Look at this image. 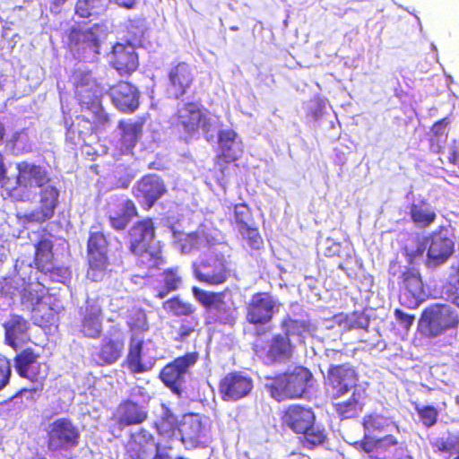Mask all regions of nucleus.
<instances>
[{"instance_id": "1", "label": "nucleus", "mask_w": 459, "mask_h": 459, "mask_svg": "<svg viewBox=\"0 0 459 459\" xmlns=\"http://www.w3.org/2000/svg\"><path fill=\"white\" fill-rule=\"evenodd\" d=\"M171 232L176 247L182 253L200 252L199 259L192 265L193 273L199 282L209 285L225 282L229 276L230 247L220 231L201 226L195 232L187 234L174 229Z\"/></svg>"}, {"instance_id": "2", "label": "nucleus", "mask_w": 459, "mask_h": 459, "mask_svg": "<svg viewBox=\"0 0 459 459\" xmlns=\"http://www.w3.org/2000/svg\"><path fill=\"white\" fill-rule=\"evenodd\" d=\"M17 186L12 188L9 195L21 202H32L39 196V206L30 212L20 215L23 223H42L50 220L58 204L59 190L47 169L27 161L17 164Z\"/></svg>"}, {"instance_id": "3", "label": "nucleus", "mask_w": 459, "mask_h": 459, "mask_svg": "<svg viewBox=\"0 0 459 459\" xmlns=\"http://www.w3.org/2000/svg\"><path fill=\"white\" fill-rule=\"evenodd\" d=\"M459 325L457 311L447 304H435L426 307L418 322V330L428 338H437Z\"/></svg>"}, {"instance_id": "4", "label": "nucleus", "mask_w": 459, "mask_h": 459, "mask_svg": "<svg viewBox=\"0 0 459 459\" xmlns=\"http://www.w3.org/2000/svg\"><path fill=\"white\" fill-rule=\"evenodd\" d=\"M154 227L152 220L143 221L130 230V251L138 256V263L153 268L161 262L160 247L152 244Z\"/></svg>"}, {"instance_id": "5", "label": "nucleus", "mask_w": 459, "mask_h": 459, "mask_svg": "<svg viewBox=\"0 0 459 459\" xmlns=\"http://www.w3.org/2000/svg\"><path fill=\"white\" fill-rule=\"evenodd\" d=\"M39 355L31 350L27 349L17 354L15 357V369L17 373L32 383V386L22 388L17 396H26L27 399H34V395L41 392L43 381L48 376V367L44 363L38 361Z\"/></svg>"}, {"instance_id": "6", "label": "nucleus", "mask_w": 459, "mask_h": 459, "mask_svg": "<svg viewBox=\"0 0 459 459\" xmlns=\"http://www.w3.org/2000/svg\"><path fill=\"white\" fill-rule=\"evenodd\" d=\"M73 81L82 108L91 110L96 122L105 126L108 122V117L100 107V90L91 73L77 70L73 75Z\"/></svg>"}, {"instance_id": "7", "label": "nucleus", "mask_w": 459, "mask_h": 459, "mask_svg": "<svg viewBox=\"0 0 459 459\" xmlns=\"http://www.w3.org/2000/svg\"><path fill=\"white\" fill-rule=\"evenodd\" d=\"M312 374L304 367H295L278 376L271 385L273 398L281 401L301 397L312 381Z\"/></svg>"}, {"instance_id": "8", "label": "nucleus", "mask_w": 459, "mask_h": 459, "mask_svg": "<svg viewBox=\"0 0 459 459\" xmlns=\"http://www.w3.org/2000/svg\"><path fill=\"white\" fill-rule=\"evenodd\" d=\"M217 118L195 102L182 104L178 109V123L184 132L195 135L201 129L207 134L215 129Z\"/></svg>"}, {"instance_id": "9", "label": "nucleus", "mask_w": 459, "mask_h": 459, "mask_svg": "<svg viewBox=\"0 0 459 459\" xmlns=\"http://www.w3.org/2000/svg\"><path fill=\"white\" fill-rule=\"evenodd\" d=\"M361 449L377 459H404L409 457L407 445L396 435L386 434L377 439L361 441Z\"/></svg>"}, {"instance_id": "10", "label": "nucleus", "mask_w": 459, "mask_h": 459, "mask_svg": "<svg viewBox=\"0 0 459 459\" xmlns=\"http://www.w3.org/2000/svg\"><path fill=\"white\" fill-rule=\"evenodd\" d=\"M198 354L189 352L182 357L175 359L166 365L160 373V378L175 394L180 396L184 391L186 377L197 361Z\"/></svg>"}, {"instance_id": "11", "label": "nucleus", "mask_w": 459, "mask_h": 459, "mask_svg": "<svg viewBox=\"0 0 459 459\" xmlns=\"http://www.w3.org/2000/svg\"><path fill=\"white\" fill-rule=\"evenodd\" d=\"M80 432L73 421L59 418L48 426V446L52 451H67L78 446Z\"/></svg>"}, {"instance_id": "12", "label": "nucleus", "mask_w": 459, "mask_h": 459, "mask_svg": "<svg viewBox=\"0 0 459 459\" xmlns=\"http://www.w3.org/2000/svg\"><path fill=\"white\" fill-rule=\"evenodd\" d=\"M280 307L281 303L276 298L268 293H257L248 304L247 319L253 325H266Z\"/></svg>"}, {"instance_id": "13", "label": "nucleus", "mask_w": 459, "mask_h": 459, "mask_svg": "<svg viewBox=\"0 0 459 459\" xmlns=\"http://www.w3.org/2000/svg\"><path fill=\"white\" fill-rule=\"evenodd\" d=\"M233 223L239 235L250 248L260 249L264 244L258 230L254 226L251 212L247 204H238L234 206Z\"/></svg>"}, {"instance_id": "14", "label": "nucleus", "mask_w": 459, "mask_h": 459, "mask_svg": "<svg viewBox=\"0 0 459 459\" xmlns=\"http://www.w3.org/2000/svg\"><path fill=\"white\" fill-rule=\"evenodd\" d=\"M252 388V379L240 372L226 375L220 383V392L225 401H238L247 396Z\"/></svg>"}, {"instance_id": "15", "label": "nucleus", "mask_w": 459, "mask_h": 459, "mask_svg": "<svg viewBox=\"0 0 459 459\" xmlns=\"http://www.w3.org/2000/svg\"><path fill=\"white\" fill-rule=\"evenodd\" d=\"M427 264L436 267L447 261L454 252V241L446 235V230L434 232L428 239Z\"/></svg>"}, {"instance_id": "16", "label": "nucleus", "mask_w": 459, "mask_h": 459, "mask_svg": "<svg viewBox=\"0 0 459 459\" xmlns=\"http://www.w3.org/2000/svg\"><path fill=\"white\" fill-rule=\"evenodd\" d=\"M194 71L190 65L181 62L173 66L169 73V92L178 99L184 96L194 82Z\"/></svg>"}, {"instance_id": "17", "label": "nucleus", "mask_w": 459, "mask_h": 459, "mask_svg": "<svg viewBox=\"0 0 459 459\" xmlns=\"http://www.w3.org/2000/svg\"><path fill=\"white\" fill-rule=\"evenodd\" d=\"M113 104L123 112H133L139 105V92L137 89L126 82H120L109 90Z\"/></svg>"}, {"instance_id": "18", "label": "nucleus", "mask_w": 459, "mask_h": 459, "mask_svg": "<svg viewBox=\"0 0 459 459\" xmlns=\"http://www.w3.org/2000/svg\"><path fill=\"white\" fill-rule=\"evenodd\" d=\"M110 63L120 75L134 72L138 66V57L133 45L116 44L110 55Z\"/></svg>"}, {"instance_id": "19", "label": "nucleus", "mask_w": 459, "mask_h": 459, "mask_svg": "<svg viewBox=\"0 0 459 459\" xmlns=\"http://www.w3.org/2000/svg\"><path fill=\"white\" fill-rule=\"evenodd\" d=\"M165 191L164 184L158 176L148 175L138 182L134 188V195L150 208Z\"/></svg>"}, {"instance_id": "20", "label": "nucleus", "mask_w": 459, "mask_h": 459, "mask_svg": "<svg viewBox=\"0 0 459 459\" xmlns=\"http://www.w3.org/2000/svg\"><path fill=\"white\" fill-rule=\"evenodd\" d=\"M282 421L294 432L302 433L314 424L315 414L311 409L291 405L286 410Z\"/></svg>"}, {"instance_id": "21", "label": "nucleus", "mask_w": 459, "mask_h": 459, "mask_svg": "<svg viewBox=\"0 0 459 459\" xmlns=\"http://www.w3.org/2000/svg\"><path fill=\"white\" fill-rule=\"evenodd\" d=\"M364 438L362 441L368 439H377V434L385 432L400 433L399 426L393 420L392 418L383 416L378 413H372L364 417L363 420Z\"/></svg>"}, {"instance_id": "22", "label": "nucleus", "mask_w": 459, "mask_h": 459, "mask_svg": "<svg viewBox=\"0 0 459 459\" xmlns=\"http://www.w3.org/2000/svg\"><path fill=\"white\" fill-rule=\"evenodd\" d=\"M328 380L334 391L333 395L341 396L352 388L358 389L354 369L344 365L331 368Z\"/></svg>"}, {"instance_id": "23", "label": "nucleus", "mask_w": 459, "mask_h": 459, "mask_svg": "<svg viewBox=\"0 0 459 459\" xmlns=\"http://www.w3.org/2000/svg\"><path fill=\"white\" fill-rule=\"evenodd\" d=\"M82 333L90 338L99 337L102 330L101 307L97 301H87L82 320Z\"/></svg>"}, {"instance_id": "24", "label": "nucleus", "mask_w": 459, "mask_h": 459, "mask_svg": "<svg viewBox=\"0 0 459 459\" xmlns=\"http://www.w3.org/2000/svg\"><path fill=\"white\" fill-rule=\"evenodd\" d=\"M103 36V30L100 26L94 25L88 29L74 30L70 34V40L74 46L82 45V49L89 48L91 51L98 53Z\"/></svg>"}, {"instance_id": "25", "label": "nucleus", "mask_w": 459, "mask_h": 459, "mask_svg": "<svg viewBox=\"0 0 459 459\" xmlns=\"http://www.w3.org/2000/svg\"><path fill=\"white\" fill-rule=\"evenodd\" d=\"M219 146L227 162L238 160L243 153L242 142L232 129L220 131Z\"/></svg>"}, {"instance_id": "26", "label": "nucleus", "mask_w": 459, "mask_h": 459, "mask_svg": "<svg viewBox=\"0 0 459 459\" xmlns=\"http://www.w3.org/2000/svg\"><path fill=\"white\" fill-rule=\"evenodd\" d=\"M117 422L120 427L140 424L147 418V412L136 402L127 401L117 408Z\"/></svg>"}, {"instance_id": "27", "label": "nucleus", "mask_w": 459, "mask_h": 459, "mask_svg": "<svg viewBox=\"0 0 459 459\" xmlns=\"http://www.w3.org/2000/svg\"><path fill=\"white\" fill-rule=\"evenodd\" d=\"M93 126L89 119L77 117L66 132V139L74 145L89 144Z\"/></svg>"}, {"instance_id": "28", "label": "nucleus", "mask_w": 459, "mask_h": 459, "mask_svg": "<svg viewBox=\"0 0 459 459\" xmlns=\"http://www.w3.org/2000/svg\"><path fill=\"white\" fill-rule=\"evenodd\" d=\"M143 339L139 334H133L129 344L127 364L131 372L143 373L148 371L151 367L142 363Z\"/></svg>"}, {"instance_id": "29", "label": "nucleus", "mask_w": 459, "mask_h": 459, "mask_svg": "<svg viewBox=\"0 0 459 459\" xmlns=\"http://www.w3.org/2000/svg\"><path fill=\"white\" fill-rule=\"evenodd\" d=\"M292 355V345L290 339L281 334L275 335L270 343L267 351V359L271 362L285 361Z\"/></svg>"}, {"instance_id": "30", "label": "nucleus", "mask_w": 459, "mask_h": 459, "mask_svg": "<svg viewBox=\"0 0 459 459\" xmlns=\"http://www.w3.org/2000/svg\"><path fill=\"white\" fill-rule=\"evenodd\" d=\"M364 391L354 389L351 398L334 403L335 411L342 419L353 418L362 410Z\"/></svg>"}, {"instance_id": "31", "label": "nucleus", "mask_w": 459, "mask_h": 459, "mask_svg": "<svg viewBox=\"0 0 459 459\" xmlns=\"http://www.w3.org/2000/svg\"><path fill=\"white\" fill-rule=\"evenodd\" d=\"M124 347V338L120 334L105 339L100 351V359L104 363L113 364L121 357Z\"/></svg>"}, {"instance_id": "32", "label": "nucleus", "mask_w": 459, "mask_h": 459, "mask_svg": "<svg viewBox=\"0 0 459 459\" xmlns=\"http://www.w3.org/2000/svg\"><path fill=\"white\" fill-rule=\"evenodd\" d=\"M412 221L420 228L429 226L436 220V212L429 204L424 201L413 203L410 208Z\"/></svg>"}, {"instance_id": "33", "label": "nucleus", "mask_w": 459, "mask_h": 459, "mask_svg": "<svg viewBox=\"0 0 459 459\" xmlns=\"http://www.w3.org/2000/svg\"><path fill=\"white\" fill-rule=\"evenodd\" d=\"M135 215L134 204L130 200H125L118 205L117 210L110 212L109 221L114 229L120 230H124Z\"/></svg>"}, {"instance_id": "34", "label": "nucleus", "mask_w": 459, "mask_h": 459, "mask_svg": "<svg viewBox=\"0 0 459 459\" xmlns=\"http://www.w3.org/2000/svg\"><path fill=\"white\" fill-rule=\"evenodd\" d=\"M108 242L105 236L99 231L91 232L88 240V259L98 261H108Z\"/></svg>"}, {"instance_id": "35", "label": "nucleus", "mask_w": 459, "mask_h": 459, "mask_svg": "<svg viewBox=\"0 0 459 459\" xmlns=\"http://www.w3.org/2000/svg\"><path fill=\"white\" fill-rule=\"evenodd\" d=\"M179 431L183 443L188 441L192 446H195L203 433L202 422L197 416L190 415L184 419Z\"/></svg>"}, {"instance_id": "36", "label": "nucleus", "mask_w": 459, "mask_h": 459, "mask_svg": "<svg viewBox=\"0 0 459 459\" xmlns=\"http://www.w3.org/2000/svg\"><path fill=\"white\" fill-rule=\"evenodd\" d=\"M53 244L49 239H41L35 246L34 263L40 271H50L53 267Z\"/></svg>"}, {"instance_id": "37", "label": "nucleus", "mask_w": 459, "mask_h": 459, "mask_svg": "<svg viewBox=\"0 0 459 459\" xmlns=\"http://www.w3.org/2000/svg\"><path fill=\"white\" fill-rule=\"evenodd\" d=\"M48 289H22L21 292L22 305L31 312L40 306V303L52 301L51 295L47 293Z\"/></svg>"}, {"instance_id": "38", "label": "nucleus", "mask_w": 459, "mask_h": 459, "mask_svg": "<svg viewBox=\"0 0 459 459\" xmlns=\"http://www.w3.org/2000/svg\"><path fill=\"white\" fill-rule=\"evenodd\" d=\"M5 337L8 343L14 345L15 341L22 339L28 330V322L20 316H13L4 325Z\"/></svg>"}, {"instance_id": "39", "label": "nucleus", "mask_w": 459, "mask_h": 459, "mask_svg": "<svg viewBox=\"0 0 459 459\" xmlns=\"http://www.w3.org/2000/svg\"><path fill=\"white\" fill-rule=\"evenodd\" d=\"M107 7V0H77L75 13L80 17L89 18L103 13Z\"/></svg>"}, {"instance_id": "40", "label": "nucleus", "mask_w": 459, "mask_h": 459, "mask_svg": "<svg viewBox=\"0 0 459 459\" xmlns=\"http://www.w3.org/2000/svg\"><path fill=\"white\" fill-rule=\"evenodd\" d=\"M309 325L305 321H299L288 318L282 322V329L285 336L290 341L302 343L305 339V333L309 331Z\"/></svg>"}, {"instance_id": "41", "label": "nucleus", "mask_w": 459, "mask_h": 459, "mask_svg": "<svg viewBox=\"0 0 459 459\" xmlns=\"http://www.w3.org/2000/svg\"><path fill=\"white\" fill-rule=\"evenodd\" d=\"M120 128L123 131L122 141L125 147L126 150L133 148L142 135L143 124L141 122H122Z\"/></svg>"}, {"instance_id": "42", "label": "nucleus", "mask_w": 459, "mask_h": 459, "mask_svg": "<svg viewBox=\"0 0 459 459\" xmlns=\"http://www.w3.org/2000/svg\"><path fill=\"white\" fill-rule=\"evenodd\" d=\"M428 297L424 289H400L399 300L409 308H416Z\"/></svg>"}, {"instance_id": "43", "label": "nucleus", "mask_w": 459, "mask_h": 459, "mask_svg": "<svg viewBox=\"0 0 459 459\" xmlns=\"http://www.w3.org/2000/svg\"><path fill=\"white\" fill-rule=\"evenodd\" d=\"M51 304L52 301L40 303V306L34 309L32 318L35 324L40 326H46L56 323V313L51 307Z\"/></svg>"}, {"instance_id": "44", "label": "nucleus", "mask_w": 459, "mask_h": 459, "mask_svg": "<svg viewBox=\"0 0 459 459\" xmlns=\"http://www.w3.org/2000/svg\"><path fill=\"white\" fill-rule=\"evenodd\" d=\"M451 123V120L449 117H445L437 122H436L432 128L431 132L433 134V136L436 138L437 144L435 145L434 143H432V149L438 152L442 147L441 143H444L446 141L447 138V126Z\"/></svg>"}, {"instance_id": "45", "label": "nucleus", "mask_w": 459, "mask_h": 459, "mask_svg": "<svg viewBox=\"0 0 459 459\" xmlns=\"http://www.w3.org/2000/svg\"><path fill=\"white\" fill-rule=\"evenodd\" d=\"M344 328L350 329H366L368 326V317L361 312H354L345 316L343 322Z\"/></svg>"}, {"instance_id": "46", "label": "nucleus", "mask_w": 459, "mask_h": 459, "mask_svg": "<svg viewBox=\"0 0 459 459\" xmlns=\"http://www.w3.org/2000/svg\"><path fill=\"white\" fill-rule=\"evenodd\" d=\"M164 308L177 316L190 315L193 312L192 306L178 298L171 299L164 303Z\"/></svg>"}, {"instance_id": "47", "label": "nucleus", "mask_w": 459, "mask_h": 459, "mask_svg": "<svg viewBox=\"0 0 459 459\" xmlns=\"http://www.w3.org/2000/svg\"><path fill=\"white\" fill-rule=\"evenodd\" d=\"M195 297L204 306H216L221 302L222 294L206 291L203 289H193Z\"/></svg>"}, {"instance_id": "48", "label": "nucleus", "mask_w": 459, "mask_h": 459, "mask_svg": "<svg viewBox=\"0 0 459 459\" xmlns=\"http://www.w3.org/2000/svg\"><path fill=\"white\" fill-rule=\"evenodd\" d=\"M89 262V269L87 271V278L90 279L93 282H98L101 281L105 275V270L108 265V261H101V263L98 261H91V259H88Z\"/></svg>"}, {"instance_id": "49", "label": "nucleus", "mask_w": 459, "mask_h": 459, "mask_svg": "<svg viewBox=\"0 0 459 459\" xmlns=\"http://www.w3.org/2000/svg\"><path fill=\"white\" fill-rule=\"evenodd\" d=\"M302 434H304L305 443L307 446H318L322 444L325 438L324 430L315 427L314 424L309 427L307 430L303 431Z\"/></svg>"}, {"instance_id": "50", "label": "nucleus", "mask_w": 459, "mask_h": 459, "mask_svg": "<svg viewBox=\"0 0 459 459\" xmlns=\"http://www.w3.org/2000/svg\"><path fill=\"white\" fill-rule=\"evenodd\" d=\"M128 324L133 330L147 331L148 323L143 310L136 309L129 316Z\"/></svg>"}, {"instance_id": "51", "label": "nucleus", "mask_w": 459, "mask_h": 459, "mask_svg": "<svg viewBox=\"0 0 459 459\" xmlns=\"http://www.w3.org/2000/svg\"><path fill=\"white\" fill-rule=\"evenodd\" d=\"M417 411L425 426L431 427L436 423L437 411L433 406L417 407Z\"/></svg>"}, {"instance_id": "52", "label": "nucleus", "mask_w": 459, "mask_h": 459, "mask_svg": "<svg viewBox=\"0 0 459 459\" xmlns=\"http://www.w3.org/2000/svg\"><path fill=\"white\" fill-rule=\"evenodd\" d=\"M127 453L132 459H146L147 449L137 440H131L127 444Z\"/></svg>"}, {"instance_id": "53", "label": "nucleus", "mask_w": 459, "mask_h": 459, "mask_svg": "<svg viewBox=\"0 0 459 459\" xmlns=\"http://www.w3.org/2000/svg\"><path fill=\"white\" fill-rule=\"evenodd\" d=\"M11 372L9 360L0 355V390L8 384Z\"/></svg>"}, {"instance_id": "54", "label": "nucleus", "mask_w": 459, "mask_h": 459, "mask_svg": "<svg viewBox=\"0 0 459 459\" xmlns=\"http://www.w3.org/2000/svg\"><path fill=\"white\" fill-rule=\"evenodd\" d=\"M177 426V419L172 414H167L166 418L162 419L161 421L157 425L158 430L162 434H168L174 432Z\"/></svg>"}, {"instance_id": "55", "label": "nucleus", "mask_w": 459, "mask_h": 459, "mask_svg": "<svg viewBox=\"0 0 459 459\" xmlns=\"http://www.w3.org/2000/svg\"><path fill=\"white\" fill-rule=\"evenodd\" d=\"M28 140V133L25 130L15 132L11 138V142L13 147L17 150L22 151L30 148V146L27 145Z\"/></svg>"}, {"instance_id": "56", "label": "nucleus", "mask_w": 459, "mask_h": 459, "mask_svg": "<svg viewBox=\"0 0 459 459\" xmlns=\"http://www.w3.org/2000/svg\"><path fill=\"white\" fill-rule=\"evenodd\" d=\"M403 287H421L422 281L420 274L414 271H408L403 273Z\"/></svg>"}, {"instance_id": "57", "label": "nucleus", "mask_w": 459, "mask_h": 459, "mask_svg": "<svg viewBox=\"0 0 459 459\" xmlns=\"http://www.w3.org/2000/svg\"><path fill=\"white\" fill-rule=\"evenodd\" d=\"M165 287H178L182 284V276L178 269H169L164 273Z\"/></svg>"}, {"instance_id": "58", "label": "nucleus", "mask_w": 459, "mask_h": 459, "mask_svg": "<svg viewBox=\"0 0 459 459\" xmlns=\"http://www.w3.org/2000/svg\"><path fill=\"white\" fill-rule=\"evenodd\" d=\"M197 325L198 323L194 317H191L189 320H186L178 329V335L180 340L183 341L188 337L191 333L194 332Z\"/></svg>"}, {"instance_id": "59", "label": "nucleus", "mask_w": 459, "mask_h": 459, "mask_svg": "<svg viewBox=\"0 0 459 459\" xmlns=\"http://www.w3.org/2000/svg\"><path fill=\"white\" fill-rule=\"evenodd\" d=\"M426 250V245L421 242H418L414 247H406V255L409 257L411 263L415 262L418 258L422 257Z\"/></svg>"}, {"instance_id": "60", "label": "nucleus", "mask_w": 459, "mask_h": 459, "mask_svg": "<svg viewBox=\"0 0 459 459\" xmlns=\"http://www.w3.org/2000/svg\"><path fill=\"white\" fill-rule=\"evenodd\" d=\"M394 316L399 325L403 326L406 331L411 328L415 319L414 316L406 314L399 309L394 311Z\"/></svg>"}, {"instance_id": "61", "label": "nucleus", "mask_w": 459, "mask_h": 459, "mask_svg": "<svg viewBox=\"0 0 459 459\" xmlns=\"http://www.w3.org/2000/svg\"><path fill=\"white\" fill-rule=\"evenodd\" d=\"M325 255L326 256L339 255L341 247L339 243L334 242L333 239L327 238L325 242Z\"/></svg>"}, {"instance_id": "62", "label": "nucleus", "mask_w": 459, "mask_h": 459, "mask_svg": "<svg viewBox=\"0 0 459 459\" xmlns=\"http://www.w3.org/2000/svg\"><path fill=\"white\" fill-rule=\"evenodd\" d=\"M129 282H126V284H134V285H146L150 284V279L147 275V273L144 274H131L129 275Z\"/></svg>"}, {"instance_id": "63", "label": "nucleus", "mask_w": 459, "mask_h": 459, "mask_svg": "<svg viewBox=\"0 0 459 459\" xmlns=\"http://www.w3.org/2000/svg\"><path fill=\"white\" fill-rule=\"evenodd\" d=\"M449 284L451 287H459V264L451 267Z\"/></svg>"}, {"instance_id": "64", "label": "nucleus", "mask_w": 459, "mask_h": 459, "mask_svg": "<svg viewBox=\"0 0 459 459\" xmlns=\"http://www.w3.org/2000/svg\"><path fill=\"white\" fill-rule=\"evenodd\" d=\"M446 447L452 448L453 450H459V431L447 437Z\"/></svg>"}]
</instances>
